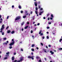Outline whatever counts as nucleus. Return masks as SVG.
Here are the masks:
<instances>
[{"label":"nucleus","mask_w":62,"mask_h":62,"mask_svg":"<svg viewBox=\"0 0 62 62\" xmlns=\"http://www.w3.org/2000/svg\"><path fill=\"white\" fill-rule=\"evenodd\" d=\"M21 17L20 16H18L15 18V20H19L21 19Z\"/></svg>","instance_id":"1"},{"label":"nucleus","mask_w":62,"mask_h":62,"mask_svg":"<svg viewBox=\"0 0 62 62\" xmlns=\"http://www.w3.org/2000/svg\"><path fill=\"white\" fill-rule=\"evenodd\" d=\"M14 43H15V42H14V41H13L10 44H9V45H10V46H11L12 45H13L14 44Z\"/></svg>","instance_id":"2"},{"label":"nucleus","mask_w":62,"mask_h":62,"mask_svg":"<svg viewBox=\"0 0 62 62\" xmlns=\"http://www.w3.org/2000/svg\"><path fill=\"white\" fill-rule=\"evenodd\" d=\"M4 26L5 25H4V24H3L2 26V27L1 28V29H4V28H5V27H4Z\"/></svg>","instance_id":"3"},{"label":"nucleus","mask_w":62,"mask_h":62,"mask_svg":"<svg viewBox=\"0 0 62 62\" xmlns=\"http://www.w3.org/2000/svg\"><path fill=\"white\" fill-rule=\"evenodd\" d=\"M50 53H51V54L52 55H53V54H54V52H53V51H50Z\"/></svg>","instance_id":"4"},{"label":"nucleus","mask_w":62,"mask_h":62,"mask_svg":"<svg viewBox=\"0 0 62 62\" xmlns=\"http://www.w3.org/2000/svg\"><path fill=\"white\" fill-rule=\"evenodd\" d=\"M43 51H44L45 53H47V52L46 51V49H43Z\"/></svg>","instance_id":"5"},{"label":"nucleus","mask_w":62,"mask_h":62,"mask_svg":"<svg viewBox=\"0 0 62 62\" xmlns=\"http://www.w3.org/2000/svg\"><path fill=\"white\" fill-rule=\"evenodd\" d=\"M34 4L36 7L37 6V1H36L34 2Z\"/></svg>","instance_id":"6"},{"label":"nucleus","mask_w":62,"mask_h":62,"mask_svg":"<svg viewBox=\"0 0 62 62\" xmlns=\"http://www.w3.org/2000/svg\"><path fill=\"white\" fill-rule=\"evenodd\" d=\"M23 58L21 57L20 58V61H23Z\"/></svg>","instance_id":"7"},{"label":"nucleus","mask_w":62,"mask_h":62,"mask_svg":"<svg viewBox=\"0 0 62 62\" xmlns=\"http://www.w3.org/2000/svg\"><path fill=\"white\" fill-rule=\"evenodd\" d=\"M11 31L10 30H8L7 31V33H10Z\"/></svg>","instance_id":"8"},{"label":"nucleus","mask_w":62,"mask_h":62,"mask_svg":"<svg viewBox=\"0 0 62 62\" xmlns=\"http://www.w3.org/2000/svg\"><path fill=\"white\" fill-rule=\"evenodd\" d=\"M3 29H0V33H2L3 32Z\"/></svg>","instance_id":"9"},{"label":"nucleus","mask_w":62,"mask_h":62,"mask_svg":"<svg viewBox=\"0 0 62 62\" xmlns=\"http://www.w3.org/2000/svg\"><path fill=\"white\" fill-rule=\"evenodd\" d=\"M15 59V58H14V57H13L12 58V60H14Z\"/></svg>","instance_id":"10"},{"label":"nucleus","mask_w":62,"mask_h":62,"mask_svg":"<svg viewBox=\"0 0 62 62\" xmlns=\"http://www.w3.org/2000/svg\"><path fill=\"white\" fill-rule=\"evenodd\" d=\"M28 27V26H27L24 27V29H26Z\"/></svg>","instance_id":"11"},{"label":"nucleus","mask_w":62,"mask_h":62,"mask_svg":"<svg viewBox=\"0 0 62 62\" xmlns=\"http://www.w3.org/2000/svg\"><path fill=\"white\" fill-rule=\"evenodd\" d=\"M42 31L41 30H40L39 31V34H41V33L42 32Z\"/></svg>","instance_id":"12"},{"label":"nucleus","mask_w":62,"mask_h":62,"mask_svg":"<svg viewBox=\"0 0 62 62\" xmlns=\"http://www.w3.org/2000/svg\"><path fill=\"white\" fill-rule=\"evenodd\" d=\"M15 33V31H13L11 32V33L12 34H14Z\"/></svg>","instance_id":"13"},{"label":"nucleus","mask_w":62,"mask_h":62,"mask_svg":"<svg viewBox=\"0 0 62 62\" xmlns=\"http://www.w3.org/2000/svg\"><path fill=\"white\" fill-rule=\"evenodd\" d=\"M31 56H28V58H29V59H31Z\"/></svg>","instance_id":"14"},{"label":"nucleus","mask_w":62,"mask_h":62,"mask_svg":"<svg viewBox=\"0 0 62 62\" xmlns=\"http://www.w3.org/2000/svg\"><path fill=\"white\" fill-rule=\"evenodd\" d=\"M33 57H34V56H32L31 57V59L32 60H34V59Z\"/></svg>","instance_id":"15"},{"label":"nucleus","mask_w":62,"mask_h":62,"mask_svg":"<svg viewBox=\"0 0 62 62\" xmlns=\"http://www.w3.org/2000/svg\"><path fill=\"white\" fill-rule=\"evenodd\" d=\"M36 59H40V57H39V56H37L36 57Z\"/></svg>","instance_id":"16"},{"label":"nucleus","mask_w":62,"mask_h":62,"mask_svg":"<svg viewBox=\"0 0 62 62\" xmlns=\"http://www.w3.org/2000/svg\"><path fill=\"white\" fill-rule=\"evenodd\" d=\"M8 43H3V44L4 45H7V44Z\"/></svg>","instance_id":"17"},{"label":"nucleus","mask_w":62,"mask_h":62,"mask_svg":"<svg viewBox=\"0 0 62 62\" xmlns=\"http://www.w3.org/2000/svg\"><path fill=\"white\" fill-rule=\"evenodd\" d=\"M18 7L20 9H21L22 8V7L20 6H18Z\"/></svg>","instance_id":"18"},{"label":"nucleus","mask_w":62,"mask_h":62,"mask_svg":"<svg viewBox=\"0 0 62 62\" xmlns=\"http://www.w3.org/2000/svg\"><path fill=\"white\" fill-rule=\"evenodd\" d=\"M35 12L36 14H38V11L35 10Z\"/></svg>","instance_id":"19"},{"label":"nucleus","mask_w":62,"mask_h":62,"mask_svg":"<svg viewBox=\"0 0 62 62\" xmlns=\"http://www.w3.org/2000/svg\"><path fill=\"white\" fill-rule=\"evenodd\" d=\"M24 23V22H22V23L21 24V25H23V24Z\"/></svg>","instance_id":"20"},{"label":"nucleus","mask_w":62,"mask_h":62,"mask_svg":"<svg viewBox=\"0 0 62 62\" xmlns=\"http://www.w3.org/2000/svg\"><path fill=\"white\" fill-rule=\"evenodd\" d=\"M35 46V45L34 44H33L31 46L32 47H34Z\"/></svg>","instance_id":"21"},{"label":"nucleus","mask_w":62,"mask_h":62,"mask_svg":"<svg viewBox=\"0 0 62 62\" xmlns=\"http://www.w3.org/2000/svg\"><path fill=\"white\" fill-rule=\"evenodd\" d=\"M26 17V16H23V18H25Z\"/></svg>","instance_id":"22"},{"label":"nucleus","mask_w":62,"mask_h":62,"mask_svg":"<svg viewBox=\"0 0 62 62\" xmlns=\"http://www.w3.org/2000/svg\"><path fill=\"white\" fill-rule=\"evenodd\" d=\"M38 7H36V10L37 11H38Z\"/></svg>","instance_id":"23"},{"label":"nucleus","mask_w":62,"mask_h":62,"mask_svg":"<svg viewBox=\"0 0 62 62\" xmlns=\"http://www.w3.org/2000/svg\"><path fill=\"white\" fill-rule=\"evenodd\" d=\"M62 40V39L61 38L59 40L60 42H61V41Z\"/></svg>","instance_id":"24"},{"label":"nucleus","mask_w":62,"mask_h":62,"mask_svg":"<svg viewBox=\"0 0 62 62\" xmlns=\"http://www.w3.org/2000/svg\"><path fill=\"white\" fill-rule=\"evenodd\" d=\"M59 50H62V48H59Z\"/></svg>","instance_id":"25"},{"label":"nucleus","mask_w":62,"mask_h":62,"mask_svg":"<svg viewBox=\"0 0 62 62\" xmlns=\"http://www.w3.org/2000/svg\"><path fill=\"white\" fill-rule=\"evenodd\" d=\"M9 28V26H7L6 28V30H7V29H8V28Z\"/></svg>","instance_id":"26"},{"label":"nucleus","mask_w":62,"mask_h":62,"mask_svg":"<svg viewBox=\"0 0 62 62\" xmlns=\"http://www.w3.org/2000/svg\"><path fill=\"white\" fill-rule=\"evenodd\" d=\"M51 23H52L50 22H49L48 23V24H51Z\"/></svg>","instance_id":"27"},{"label":"nucleus","mask_w":62,"mask_h":62,"mask_svg":"<svg viewBox=\"0 0 62 62\" xmlns=\"http://www.w3.org/2000/svg\"><path fill=\"white\" fill-rule=\"evenodd\" d=\"M51 17H52V18H53L54 17V16H53V15L51 14Z\"/></svg>","instance_id":"28"},{"label":"nucleus","mask_w":62,"mask_h":62,"mask_svg":"<svg viewBox=\"0 0 62 62\" xmlns=\"http://www.w3.org/2000/svg\"><path fill=\"white\" fill-rule=\"evenodd\" d=\"M4 59H8V57H5L4 58Z\"/></svg>","instance_id":"29"},{"label":"nucleus","mask_w":62,"mask_h":62,"mask_svg":"<svg viewBox=\"0 0 62 62\" xmlns=\"http://www.w3.org/2000/svg\"><path fill=\"white\" fill-rule=\"evenodd\" d=\"M39 62H42V61H41V60H39Z\"/></svg>","instance_id":"30"},{"label":"nucleus","mask_w":62,"mask_h":62,"mask_svg":"<svg viewBox=\"0 0 62 62\" xmlns=\"http://www.w3.org/2000/svg\"><path fill=\"white\" fill-rule=\"evenodd\" d=\"M31 51H35V50L33 49H32Z\"/></svg>","instance_id":"31"},{"label":"nucleus","mask_w":62,"mask_h":62,"mask_svg":"<svg viewBox=\"0 0 62 62\" xmlns=\"http://www.w3.org/2000/svg\"><path fill=\"white\" fill-rule=\"evenodd\" d=\"M9 54V52L6 53L7 54Z\"/></svg>","instance_id":"32"},{"label":"nucleus","mask_w":62,"mask_h":62,"mask_svg":"<svg viewBox=\"0 0 62 62\" xmlns=\"http://www.w3.org/2000/svg\"><path fill=\"white\" fill-rule=\"evenodd\" d=\"M40 35H41V36H42V35H43V33H41V34H40Z\"/></svg>","instance_id":"33"},{"label":"nucleus","mask_w":62,"mask_h":62,"mask_svg":"<svg viewBox=\"0 0 62 62\" xmlns=\"http://www.w3.org/2000/svg\"><path fill=\"white\" fill-rule=\"evenodd\" d=\"M38 8L39 9L40 8V6H38Z\"/></svg>","instance_id":"34"},{"label":"nucleus","mask_w":62,"mask_h":62,"mask_svg":"<svg viewBox=\"0 0 62 62\" xmlns=\"http://www.w3.org/2000/svg\"><path fill=\"white\" fill-rule=\"evenodd\" d=\"M9 48V49H11V48H12V46H10Z\"/></svg>","instance_id":"35"},{"label":"nucleus","mask_w":62,"mask_h":62,"mask_svg":"<svg viewBox=\"0 0 62 62\" xmlns=\"http://www.w3.org/2000/svg\"><path fill=\"white\" fill-rule=\"evenodd\" d=\"M46 38L47 39H49V38L48 36H47L46 37Z\"/></svg>","instance_id":"36"},{"label":"nucleus","mask_w":62,"mask_h":62,"mask_svg":"<svg viewBox=\"0 0 62 62\" xmlns=\"http://www.w3.org/2000/svg\"><path fill=\"white\" fill-rule=\"evenodd\" d=\"M17 61V60H15L13 62H16Z\"/></svg>","instance_id":"37"},{"label":"nucleus","mask_w":62,"mask_h":62,"mask_svg":"<svg viewBox=\"0 0 62 62\" xmlns=\"http://www.w3.org/2000/svg\"><path fill=\"white\" fill-rule=\"evenodd\" d=\"M2 35H4V32H3L2 33Z\"/></svg>","instance_id":"38"},{"label":"nucleus","mask_w":62,"mask_h":62,"mask_svg":"<svg viewBox=\"0 0 62 62\" xmlns=\"http://www.w3.org/2000/svg\"><path fill=\"white\" fill-rule=\"evenodd\" d=\"M43 11H42V12H40V13H41V14H42V13H43Z\"/></svg>","instance_id":"39"},{"label":"nucleus","mask_w":62,"mask_h":62,"mask_svg":"<svg viewBox=\"0 0 62 62\" xmlns=\"http://www.w3.org/2000/svg\"><path fill=\"white\" fill-rule=\"evenodd\" d=\"M32 13H33V11H31V12H30V14H32Z\"/></svg>","instance_id":"40"},{"label":"nucleus","mask_w":62,"mask_h":62,"mask_svg":"<svg viewBox=\"0 0 62 62\" xmlns=\"http://www.w3.org/2000/svg\"><path fill=\"white\" fill-rule=\"evenodd\" d=\"M6 39H7V38H3V39H4V40H6Z\"/></svg>","instance_id":"41"},{"label":"nucleus","mask_w":62,"mask_h":62,"mask_svg":"<svg viewBox=\"0 0 62 62\" xmlns=\"http://www.w3.org/2000/svg\"><path fill=\"white\" fill-rule=\"evenodd\" d=\"M47 29H49L50 28V27H47Z\"/></svg>","instance_id":"42"},{"label":"nucleus","mask_w":62,"mask_h":62,"mask_svg":"<svg viewBox=\"0 0 62 62\" xmlns=\"http://www.w3.org/2000/svg\"><path fill=\"white\" fill-rule=\"evenodd\" d=\"M41 44L42 45V46H43V43H41Z\"/></svg>","instance_id":"43"},{"label":"nucleus","mask_w":62,"mask_h":62,"mask_svg":"<svg viewBox=\"0 0 62 62\" xmlns=\"http://www.w3.org/2000/svg\"><path fill=\"white\" fill-rule=\"evenodd\" d=\"M49 15H50V14H49V13H48L47 14V16H49Z\"/></svg>","instance_id":"44"},{"label":"nucleus","mask_w":62,"mask_h":62,"mask_svg":"<svg viewBox=\"0 0 62 62\" xmlns=\"http://www.w3.org/2000/svg\"><path fill=\"white\" fill-rule=\"evenodd\" d=\"M33 31L31 30V33H33Z\"/></svg>","instance_id":"45"},{"label":"nucleus","mask_w":62,"mask_h":62,"mask_svg":"<svg viewBox=\"0 0 62 62\" xmlns=\"http://www.w3.org/2000/svg\"><path fill=\"white\" fill-rule=\"evenodd\" d=\"M39 24H40V23H38L37 24V25H39Z\"/></svg>","instance_id":"46"},{"label":"nucleus","mask_w":62,"mask_h":62,"mask_svg":"<svg viewBox=\"0 0 62 62\" xmlns=\"http://www.w3.org/2000/svg\"><path fill=\"white\" fill-rule=\"evenodd\" d=\"M21 13H23V11H21Z\"/></svg>","instance_id":"47"},{"label":"nucleus","mask_w":62,"mask_h":62,"mask_svg":"<svg viewBox=\"0 0 62 62\" xmlns=\"http://www.w3.org/2000/svg\"><path fill=\"white\" fill-rule=\"evenodd\" d=\"M48 47H51V45H49L48 46Z\"/></svg>","instance_id":"48"},{"label":"nucleus","mask_w":62,"mask_h":62,"mask_svg":"<svg viewBox=\"0 0 62 62\" xmlns=\"http://www.w3.org/2000/svg\"><path fill=\"white\" fill-rule=\"evenodd\" d=\"M50 19L51 20H53V18H52V17H51L50 18Z\"/></svg>","instance_id":"49"},{"label":"nucleus","mask_w":62,"mask_h":62,"mask_svg":"<svg viewBox=\"0 0 62 62\" xmlns=\"http://www.w3.org/2000/svg\"><path fill=\"white\" fill-rule=\"evenodd\" d=\"M9 18V16H8L7 17V19H8Z\"/></svg>","instance_id":"50"},{"label":"nucleus","mask_w":62,"mask_h":62,"mask_svg":"<svg viewBox=\"0 0 62 62\" xmlns=\"http://www.w3.org/2000/svg\"><path fill=\"white\" fill-rule=\"evenodd\" d=\"M40 10H43V8H41L40 9Z\"/></svg>","instance_id":"51"},{"label":"nucleus","mask_w":62,"mask_h":62,"mask_svg":"<svg viewBox=\"0 0 62 62\" xmlns=\"http://www.w3.org/2000/svg\"><path fill=\"white\" fill-rule=\"evenodd\" d=\"M27 24H29V22H27Z\"/></svg>","instance_id":"52"},{"label":"nucleus","mask_w":62,"mask_h":62,"mask_svg":"<svg viewBox=\"0 0 62 62\" xmlns=\"http://www.w3.org/2000/svg\"><path fill=\"white\" fill-rule=\"evenodd\" d=\"M14 6L13 5L12 6V8H14Z\"/></svg>","instance_id":"53"},{"label":"nucleus","mask_w":62,"mask_h":62,"mask_svg":"<svg viewBox=\"0 0 62 62\" xmlns=\"http://www.w3.org/2000/svg\"><path fill=\"white\" fill-rule=\"evenodd\" d=\"M46 48H48V46H46Z\"/></svg>","instance_id":"54"},{"label":"nucleus","mask_w":62,"mask_h":62,"mask_svg":"<svg viewBox=\"0 0 62 62\" xmlns=\"http://www.w3.org/2000/svg\"><path fill=\"white\" fill-rule=\"evenodd\" d=\"M36 48L37 50L39 49V47H36Z\"/></svg>","instance_id":"55"},{"label":"nucleus","mask_w":62,"mask_h":62,"mask_svg":"<svg viewBox=\"0 0 62 62\" xmlns=\"http://www.w3.org/2000/svg\"><path fill=\"white\" fill-rule=\"evenodd\" d=\"M42 39H44V37H43Z\"/></svg>","instance_id":"56"},{"label":"nucleus","mask_w":62,"mask_h":62,"mask_svg":"<svg viewBox=\"0 0 62 62\" xmlns=\"http://www.w3.org/2000/svg\"><path fill=\"white\" fill-rule=\"evenodd\" d=\"M21 50L22 51H23V49L22 48L21 49Z\"/></svg>","instance_id":"57"},{"label":"nucleus","mask_w":62,"mask_h":62,"mask_svg":"<svg viewBox=\"0 0 62 62\" xmlns=\"http://www.w3.org/2000/svg\"><path fill=\"white\" fill-rule=\"evenodd\" d=\"M39 15H41V14L40 13L39 14Z\"/></svg>","instance_id":"58"},{"label":"nucleus","mask_w":62,"mask_h":62,"mask_svg":"<svg viewBox=\"0 0 62 62\" xmlns=\"http://www.w3.org/2000/svg\"><path fill=\"white\" fill-rule=\"evenodd\" d=\"M40 1H39V2H38V4H40Z\"/></svg>","instance_id":"59"},{"label":"nucleus","mask_w":62,"mask_h":62,"mask_svg":"<svg viewBox=\"0 0 62 62\" xmlns=\"http://www.w3.org/2000/svg\"><path fill=\"white\" fill-rule=\"evenodd\" d=\"M25 13H27V11H25Z\"/></svg>","instance_id":"60"},{"label":"nucleus","mask_w":62,"mask_h":62,"mask_svg":"<svg viewBox=\"0 0 62 62\" xmlns=\"http://www.w3.org/2000/svg\"><path fill=\"white\" fill-rule=\"evenodd\" d=\"M43 19H46V18H45V17H43Z\"/></svg>","instance_id":"61"},{"label":"nucleus","mask_w":62,"mask_h":62,"mask_svg":"<svg viewBox=\"0 0 62 62\" xmlns=\"http://www.w3.org/2000/svg\"><path fill=\"white\" fill-rule=\"evenodd\" d=\"M28 13H27V14H26V15L27 16L28 15Z\"/></svg>","instance_id":"62"},{"label":"nucleus","mask_w":62,"mask_h":62,"mask_svg":"<svg viewBox=\"0 0 62 62\" xmlns=\"http://www.w3.org/2000/svg\"><path fill=\"white\" fill-rule=\"evenodd\" d=\"M22 31H23V29H22Z\"/></svg>","instance_id":"63"},{"label":"nucleus","mask_w":62,"mask_h":62,"mask_svg":"<svg viewBox=\"0 0 62 62\" xmlns=\"http://www.w3.org/2000/svg\"><path fill=\"white\" fill-rule=\"evenodd\" d=\"M31 54L32 55H33V53H31Z\"/></svg>","instance_id":"64"}]
</instances>
